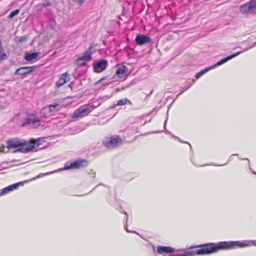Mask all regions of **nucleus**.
<instances>
[{"label":"nucleus","mask_w":256,"mask_h":256,"mask_svg":"<svg viewBox=\"0 0 256 256\" xmlns=\"http://www.w3.org/2000/svg\"><path fill=\"white\" fill-rule=\"evenodd\" d=\"M126 66H123L122 67H119L116 70V75L118 77L120 78H122L124 77V75L126 72Z\"/></svg>","instance_id":"6ab92c4d"},{"label":"nucleus","mask_w":256,"mask_h":256,"mask_svg":"<svg viewBox=\"0 0 256 256\" xmlns=\"http://www.w3.org/2000/svg\"><path fill=\"white\" fill-rule=\"evenodd\" d=\"M192 86V84H189V85H186L184 86L182 88V91L177 95V97L182 94L184 92L188 90Z\"/></svg>","instance_id":"393cba45"},{"label":"nucleus","mask_w":256,"mask_h":256,"mask_svg":"<svg viewBox=\"0 0 256 256\" xmlns=\"http://www.w3.org/2000/svg\"><path fill=\"white\" fill-rule=\"evenodd\" d=\"M40 52H26L24 55V58L27 61H30L36 58L40 54Z\"/></svg>","instance_id":"f3484780"},{"label":"nucleus","mask_w":256,"mask_h":256,"mask_svg":"<svg viewBox=\"0 0 256 256\" xmlns=\"http://www.w3.org/2000/svg\"><path fill=\"white\" fill-rule=\"evenodd\" d=\"M42 141V140L40 138L34 140L32 142L12 139L8 140L7 144L9 149L15 148L17 152H26L38 147L41 144Z\"/></svg>","instance_id":"f257e3e1"},{"label":"nucleus","mask_w":256,"mask_h":256,"mask_svg":"<svg viewBox=\"0 0 256 256\" xmlns=\"http://www.w3.org/2000/svg\"><path fill=\"white\" fill-rule=\"evenodd\" d=\"M94 107L92 106H90L80 107L74 112L73 114V118H77L86 116L92 110H94Z\"/></svg>","instance_id":"1a4fd4ad"},{"label":"nucleus","mask_w":256,"mask_h":256,"mask_svg":"<svg viewBox=\"0 0 256 256\" xmlns=\"http://www.w3.org/2000/svg\"><path fill=\"white\" fill-rule=\"evenodd\" d=\"M26 40V38L25 36H22L19 39V42H22Z\"/></svg>","instance_id":"c756f323"},{"label":"nucleus","mask_w":256,"mask_h":256,"mask_svg":"<svg viewBox=\"0 0 256 256\" xmlns=\"http://www.w3.org/2000/svg\"><path fill=\"white\" fill-rule=\"evenodd\" d=\"M126 104H132V102L126 98H124L117 101L116 104H114V106H124Z\"/></svg>","instance_id":"aec40b11"},{"label":"nucleus","mask_w":256,"mask_h":256,"mask_svg":"<svg viewBox=\"0 0 256 256\" xmlns=\"http://www.w3.org/2000/svg\"><path fill=\"white\" fill-rule=\"evenodd\" d=\"M242 52H238L235 54H231L230 56H228L222 59L221 60H219L218 62L216 64H214V65H212L210 66V68L212 69H214L218 66H220V65L226 63V62H227L228 60H230L231 59L236 57V56H238V55H239L240 54L242 53Z\"/></svg>","instance_id":"ddd939ff"},{"label":"nucleus","mask_w":256,"mask_h":256,"mask_svg":"<svg viewBox=\"0 0 256 256\" xmlns=\"http://www.w3.org/2000/svg\"><path fill=\"white\" fill-rule=\"evenodd\" d=\"M244 160H246L248 161V158H244Z\"/></svg>","instance_id":"a19ab883"},{"label":"nucleus","mask_w":256,"mask_h":256,"mask_svg":"<svg viewBox=\"0 0 256 256\" xmlns=\"http://www.w3.org/2000/svg\"><path fill=\"white\" fill-rule=\"evenodd\" d=\"M20 185H22V184L21 182H18L16 184L10 185L9 186H8L4 188L2 190H0V196H4V195L9 193L10 192L18 188V186Z\"/></svg>","instance_id":"4468645a"},{"label":"nucleus","mask_w":256,"mask_h":256,"mask_svg":"<svg viewBox=\"0 0 256 256\" xmlns=\"http://www.w3.org/2000/svg\"><path fill=\"white\" fill-rule=\"evenodd\" d=\"M210 70H212V68H210V66H209L208 68H206L202 70H201L200 72H197L196 74V75H195L196 78V79L199 78L201 76H202L203 74H206V72H207Z\"/></svg>","instance_id":"412c9836"},{"label":"nucleus","mask_w":256,"mask_h":256,"mask_svg":"<svg viewBox=\"0 0 256 256\" xmlns=\"http://www.w3.org/2000/svg\"><path fill=\"white\" fill-rule=\"evenodd\" d=\"M20 12L19 9H16L14 10L8 16V18H12L16 15L18 14Z\"/></svg>","instance_id":"5701e85b"},{"label":"nucleus","mask_w":256,"mask_h":256,"mask_svg":"<svg viewBox=\"0 0 256 256\" xmlns=\"http://www.w3.org/2000/svg\"><path fill=\"white\" fill-rule=\"evenodd\" d=\"M50 26L52 28L56 24L55 20L54 18H51L50 20Z\"/></svg>","instance_id":"a878e982"},{"label":"nucleus","mask_w":256,"mask_h":256,"mask_svg":"<svg viewBox=\"0 0 256 256\" xmlns=\"http://www.w3.org/2000/svg\"><path fill=\"white\" fill-rule=\"evenodd\" d=\"M51 6V3L48 1H46V2H44V3L40 4L38 6V10H42V8L43 7H46V6Z\"/></svg>","instance_id":"4be33fe9"},{"label":"nucleus","mask_w":256,"mask_h":256,"mask_svg":"<svg viewBox=\"0 0 256 256\" xmlns=\"http://www.w3.org/2000/svg\"><path fill=\"white\" fill-rule=\"evenodd\" d=\"M242 14H256V0H251L240 7Z\"/></svg>","instance_id":"6e6552de"},{"label":"nucleus","mask_w":256,"mask_h":256,"mask_svg":"<svg viewBox=\"0 0 256 256\" xmlns=\"http://www.w3.org/2000/svg\"><path fill=\"white\" fill-rule=\"evenodd\" d=\"M194 82H195V80L193 79V80H192V83H190V84H193L194 83Z\"/></svg>","instance_id":"2f4dec72"},{"label":"nucleus","mask_w":256,"mask_h":256,"mask_svg":"<svg viewBox=\"0 0 256 256\" xmlns=\"http://www.w3.org/2000/svg\"><path fill=\"white\" fill-rule=\"evenodd\" d=\"M224 164H220V165H218V166H224Z\"/></svg>","instance_id":"e433bc0d"},{"label":"nucleus","mask_w":256,"mask_h":256,"mask_svg":"<svg viewBox=\"0 0 256 256\" xmlns=\"http://www.w3.org/2000/svg\"><path fill=\"white\" fill-rule=\"evenodd\" d=\"M53 172H47V173H46V174H44V175L48 174H52V173H53Z\"/></svg>","instance_id":"473e14b6"},{"label":"nucleus","mask_w":256,"mask_h":256,"mask_svg":"<svg viewBox=\"0 0 256 256\" xmlns=\"http://www.w3.org/2000/svg\"><path fill=\"white\" fill-rule=\"evenodd\" d=\"M40 124V119L34 114H30L27 115V117L24 120V122L22 124V126H24L27 125H30L34 128H36L38 127Z\"/></svg>","instance_id":"39448f33"},{"label":"nucleus","mask_w":256,"mask_h":256,"mask_svg":"<svg viewBox=\"0 0 256 256\" xmlns=\"http://www.w3.org/2000/svg\"><path fill=\"white\" fill-rule=\"evenodd\" d=\"M172 136H173L174 138H177V139H178V140L180 142L188 144L190 145V148H191V146H190V144L189 143H188V142H186L182 141V140H180L178 138V137H176V136H174V135Z\"/></svg>","instance_id":"cd10ccee"},{"label":"nucleus","mask_w":256,"mask_h":256,"mask_svg":"<svg viewBox=\"0 0 256 256\" xmlns=\"http://www.w3.org/2000/svg\"><path fill=\"white\" fill-rule=\"evenodd\" d=\"M153 249H154V250H154L155 248H154V246H153Z\"/></svg>","instance_id":"58836bf2"},{"label":"nucleus","mask_w":256,"mask_h":256,"mask_svg":"<svg viewBox=\"0 0 256 256\" xmlns=\"http://www.w3.org/2000/svg\"><path fill=\"white\" fill-rule=\"evenodd\" d=\"M252 246H256V240H244L242 241H224L213 243L214 252L220 250H231L236 248L248 247Z\"/></svg>","instance_id":"f03ea898"},{"label":"nucleus","mask_w":256,"mask_h":256,"mask_svg":"<svg viewBox=\"0 0 256 256\" xmlns=\"http://www.w3.org/2000/svg\"><path fill=\"white\" fill-rule=\"evenodd\" d=\"M128 226L127 224H126V226L124 224V229L126 230L128 232H132V233H134V234H138L136 231H130L128 230V228H127Z\"/></svg>","instance_id":"bb28decb"},{"label":"nucleus","mask_w":256,"mask_h":256,"mask_svg":"<svg viewBox=\"0 0 256 256\" xmlns=\"http://www.w3.org/2000/svg\"><path fill=\"white\" fill-rule=\"evenodd\" d=\"M166 120L164 122V127L166 126Z\"/></svg>","instance_id":"f704fd0d"},{"label":"nucleus","mask_w":256,"mask_h":256,"mask_svg":"<svg viewBox=\"0 0 256 256\" xmlns=\"http://www.w3.org/2000/svg\"><path fill=\"white\" fill-rule=\"evenodd\" d=\"M202 248L200 249L196 250H194L186 251L183 254H179L178 256H192L195 255H206L214 253V248L213 242L208 243L202 244L192 245L189 247L188 248L192 249L194 248Z\"/></svg>","instance_id":"7ed1b4c3"},{"label":"nucleus","mask_w":256,"mask_h":256,"mask_svg":"<svg viewBox=\"0 0 256 256\" xmlns=\"http://www.w3.org/2000/svg\"><path fill=\"white\" fill-rule=\"evenodd\" d=\"M253 172V174H256V172Z\"/></svg>","instance_id":"4c0bfd02"},{"label":"nucleus","mask_w":256,"mask_h":256,"mask_svg":"<svg viewBox=\"0 0 256 256\" xmlns=\"http://www.w3.org/2000/svg\"><path fill=\"white\" fill-rule=\"evenodd\" d=\"M157 252L160 254H163L164 253L170 254L176 251L175 249L170 246H158L157 247Z\"/></svg>","instance_id":"2eb2a0df"},{"label":"nucleus","mask_w":256,"mask_h":256,"mask_svg":"<svg viewBox=\"0 0 256 256\" xmlns=\"http://www.w3.org/2000/svg\"><path fill=\"white\" fill-rule=\"evenodd\" d=\"M135 41L137 44L142 46L150 42L151 38L148 36L139 34L136 37Z\"/></svg>","instance_id":"f8f14e48"},{"label":"nucleus","mask_w":256,"mask_h":256,"mask_svg":"<svg viewBox=\"0 0 256 256\" xmlns=\"http://www.w3.org/2000/svg\"><path fill=\"white\" fill-rule=\"evenodd\" d=\"M254 46H256V42L254 44Z\"/></svg>","instance_id":"ea45409f"},{"label":"nucleus","mask_w":256,"mask_h":256,"mask_svg":"<svg viewBox=\"0 0 256 256\" xmlns=\"http://www.w3.org/2000/svg\"><path fill=\"white\" fill-rule=\"evenodd\" d=\"M122 142V138L118 136L106 137L102 140L104 145L110 149L118 146Z\"/></svg>","instance_id":"20e7f679"},{"label":"nucleus","mask_w":256,"mask_h":256,"mask_svg":"<svg viewBox=\"0 0 256 256\" xmlns=\"http://www.w3.org/2000/svg\"><path fill=\"white\" fill-rule=\"evenodd\" d=\"M7 58V56L4 53L3 47L0 48V60H4Z\"/></svg>","instance_id":"b1692460"},{"label":"nucleus","mask_w":256,"mask_h":256,"mask_svg":"<svg viewBox=\"0 0 256 256\" xmlns=\"http://www.w3.org/2000/svg\"><path fill=\"white\" fill-rule=\"evenodd\" d=\"M58 105H50L48 106L44 107L42 108L40 114L45 118H46L48 116L46 114H50L52 112L54 111L56 106Z\"/></svg>","instance_id":"dca6fc26"},{"label":"nucleus","mask_w":256,"mask_h":256,"mask_svg":"<svg viewBox=\"0 0 256 256\" xmlns=\"http://www.w3.org/2000/svg\"><path fill=\"white\" fill-rule=\"evenodd\" d=\"M120 212L121 213H124V214L126 215V222H127V221H128V214H127V213H126V212H124V210H120Z\"/></svg>","instance_id":"c85d7f7f"},{"label":"nucleus","mask_w":256,"mask_h":256,"mask_svg":"<svg viewBox=\"0 0 256 256\" xmlns=\"http://www.w3.org/2000/svg\"><path fill=\"white\" fill-rule=\"evenodd\" d=\"M93 50V46H90L88 49L85 51L81 56L77 58L78 64L81 66H84L86 64V62H88L92 60V54L94 52Z\"/></svg>","instance_id":"423d86ee"},{"label":"nucleus","mask_w":256,"mask_h":256,"mask_svg":"<svg viewBox=\"0 0 256 256\" xmlns=\"http://www.w3.org/2000/svg\"><path fill=\"white\" fill-rule=\"evenodd\" d=\"M36 68V66H24L19 68L16 70L14 74H18L23 77L26 76L27 74L34 72Z\"/></svg>","instance_id":"9b49d317"},{"label":"nucleus","mask_w":256,"mask_h":256,"mask_svg":"<svg viewBox=\"0 0 256 256\" xmlns=\"http://www.w3.org/2000/svg\"><path fill=\"white\" fill-rule=\"evenodd\" d=\"M108 66V62L106 60L101 59L98 61L94 62V71L97 73H100L104 71Z\"/></svg>","instance_id":"9d476101"},{"label":"nucleus","mask_w":256,"mask_h":256,"mask_svg":"<svg viewBox=\"0 0 256 256\" xmlns=\"http://www.w3.org/2000/svg\"><path fill=\"white\" fill-rule=\"evenodd\" d=\"M88 161L84 159H78L74 161L68 162L64 164V170L80 168L88 165Z\"/></svg>","instance_id":"0eeeda50"},{"label":"nucleus","mask_w":256,"mask_h":256,"mask_svg":"<svg viewBox=\"0 0 256 256\" xmlns=\"http://www.w3.org/2000/svg\"><path fill=\"white\" fill-rule=\"evenodd\" d=\"M237 155H238L237 154H233L232 155V156H237Z\"/></svg>","instance_id":"c9c22d12"},{"label":"nucleus","mask_w":256,"mask_h":256,"mask_svg":"<svg viewBox=\"0 0 256 256\" xmlns=\"http://www.w3.org/2000/svg\"><path fill=\"white\" fill-rule=\"evenodd\" d=\"M76 0L78 2V4H82L84 2V0Z\"/></svg>","instance_id":"7c9ffc66"},{"label":"nucleus","mask_w":256,"mask_h":256,"mask_svg":"<svg viewBox=\"0 0 256 256\" xmlns=\"http://www.w3.org/2000/svg\"><path fill=\"white\" fill-rule=\"evenodd\" d=\"M67 72H65L60 76L56 82V86L57 88L62 86L66 82V78L67 77Z\"/></svg>","instance_id":"a211bd4d"},{"label":"nucleus","mask_w":256,"mask_h":256,"mask_svg":"<svg viewBox=\"0 0 256 256\" xmlns=\"http://www.w3.org/2000/svg\"><path fill=\"white\" fill-rule=\"evenodd\" d=\"M152 92H153V90H152L150 91V93L148 95V96H150V95L152 93Z\"/></svg>","instance_id":"72a5a7b5"}]
</instances>
